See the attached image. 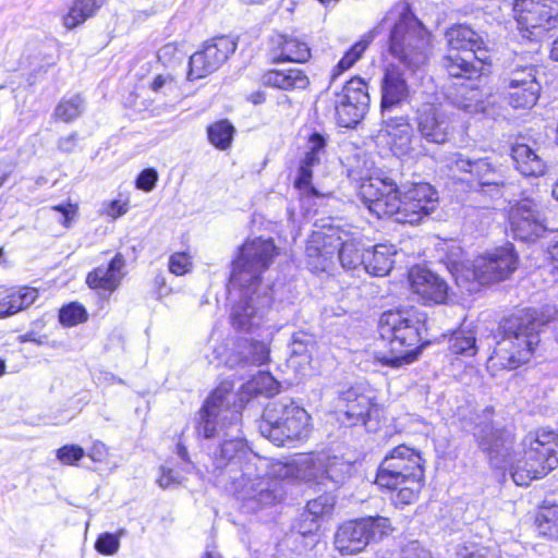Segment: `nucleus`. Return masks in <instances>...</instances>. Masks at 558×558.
<instances>
[{"label":"nucleus","mask_w":558,"mask_h":558,"mask_svg":"<svg viewBox=\"0 0 558 558\" xmlns=\"http://www.w3.org/2000/svg\"><path fill=\"white\" fill-rule=\"evenodd\" d=\"M389 22H392L388 41L389 53L411 71L418 70L427 62L430 34L405 4H400L385 16L379 26L364 35L344 53L332 69L331 81L351 69L361 59L379 33V28Z\"/></svg>","instance_id":"f257e3e1"},{"label":"nucleus","mask_w":558,"mask_h":558,"mask_svg":"<svg viewBox=\"0 0 558 558\" xmlns=\"http://www.w3.org/2000/svg\"><path fill=\"white\" fill-rule=\"evenodd\" d=\"M359 195L376 217H393L397 222L410 225L421 222L439 203L438 192L428 183L399 189L391 179L381 177L364 179Z\"/></svg>","instance_id":"f03ea898"},{"label":"nucleus","mask_w":558,"mask_h":558,"mask_svg":"<svg viewBox=\"0 0 558 558\" xmlns=\"http://www.w3.org/2000/svg\"><path fill=\"white\" fill-rule=\"evenodd\" d=\"M294 471L293 464L253 454L242 464L241 475L233 477L234 495L245 511H258L281 500L280 481L293 476Z\"/></svg>","instance_id":"7ed1b4c3"},{"label":"nucleus","mask_w":558,"mask_h":558,"mask_svg":"<svg viewBox=\"0 0 558 558\" xmlns=\"http://www.w3.org/2000/svg\"><path fill=\"white\" fill-rule=\"evenodd\" d=\"M425 325L426 314L413 307L384 312L378 322V332L390 354L381 353L377 360L393 368L411 363Z\"/></svg>","instance_id":"20e7f679"},{"label":"nucleus","mask_w":558,"mask_h":558,"mask_svg":"<svg viewBox=\"0 0 558 558\" xmlns=\"http://www.w3.org/2000/svg\"><path fill=\"white\" fill-rule=\"evenodd\" d=\"M543 324L537 312L532 308L522 310L506 318L500 326L502 337L488 359V368L514 369L529 362L539 343Z\"/></svg>","instance_id":"39448f33"},{"label":"nucleus","mask_w":558,"mask_h":558,"mask_svg":"<svg viewBox=\"0 0 558 558\" xmlns=\"http://www.w3.org/2000/svg\"><path fill=\"white\" fill-rule=\"evenodd\" d=\"M522 445V458L510 464V474L517 485L526 486L558 466V434L554 430L529 434Z\"/></svg>","instance_id":"423d86ee"},{"label":"nucleus","mask_w":558,"mask_h":558,"mask_svg":"<svg viewBox=\"0 0 558 558\" xmlns=\"http://www.w3.org/2000/svg\"><path fill=\"white\" fill-rule=\"evenodd\" d=\"M311 415L294 401L276 400L266 407L259 432L276 446L303 440L311 433Z\"/></svg>","instance_id":"0eeeda50"},{"label":"nucleus","mask_w":558,"mask_h":558,"mask_svg":"<svg viewBox=\"0 0 558 558\" xmlns=\"http://www.w3.org/2000/svg\"><path fill=\"white\" fill-rule=\"evenodd\" d=\"M449 53L444 58V68L452 77L473 78L483 76L485 63L476 56L484 47L483 38L466 25H456L446 32Z\"/></svg>","instance_id":"6e6552de"},{"label":"nucleus","mask_w":558,"mask_h":558,"mask_svg":"<svg viewBox=\"0 0 558 558\" xmlns=\"http://www.w3.org/2000/svg\"><path fill=\"white\" fill-rule=\"evenodd\" d=\"M278 253V247L271 239L247 240L233 260L230 286L260 288L262 275L269 268Z\"/></svg>","instance_id":"1a4fd4ad"},{"label":"nucleus","mask_w":558,"mask_h":558,"mask_svg":"<svg viewBox=\"0 0 558 558\" xmlns=\"http://www.w3.org/2000/svg\"><path fill=\"white\" fill-rule=\"evenodd\" d=\"M517 263L513 246L508 244L476 257L470 265H463L456 275V281L471 292L474 288L469 283L484 286L502 281L515 270Z\"/></svg>","instance_id":"9d476101"},{"label":"nucleus","mask_w":558,"mask_h":558,"mask_svg":"<svg viewBox=\"0 0 558 558\" xmlns=\"http://www.w3.org/2000/svg\"><path fill=\"white\" fill-rule=\"evenodd\" d=\"M241 407V402H238V397L233 392V384L221 383L198 412L197 434L205 438L219 435L220 429L239 422Z\"/></svg>","instance_id":"9b49d317"},{"label":"nucleus","mask_w":558,"mask_h":558,"mask_svg":"<svg viewBox=\"0 0 558 558\" xmlns=\"http://www.w3.org/2000/svg\"><path fill=\"white\" fill-rule=\"evenodd\" d=\"M232 299H236L230 313V320L235 329L253 332L266 323V314L271 304V295L267 289L233 288L229 284Z\"/></svg>","instance_id":"f8f14e48"},{"label":"nucleus","mask_w":558,"mask_h":558,"mask_svg":"<svg viewBox=\"0 0 558 558\" xmlns=\"http://www.w3.org/2000/svg\"><path fill=\"white\" fill-rule=\"evenodd\" d=\"M392 531L390 520L385 517H366L341 524L335 534V548L341 555L363 551L371 539L383 537Z\"/></svg>","instance_id":"ddd939ff"},{"label":"nucleus","mask_w":558,"mask_h":558,"mask_svg":"<svg viewBox=\"0 0 558 558\" xmlns=\"http://www.w3.org/2000/svg\"><path fill=\"white\" fill-rule=\"evenodd\" d=\"M410 477L424 478L422 458L416 450L400 445L381 461L376 484L383 488L395 489Z\"/></svg>","instance_id":"4468645a"},{"label":"nucleus","mask_w":558,"mask_h":558,"mask_svg":"<svg viewBox=\"0 0 558 558\" xmlns=\"http://www.w3.org/2000/svg\"><path fill=\"white\" fill-rule=\"evenodd\" d=\"M513 10L523 36L537 39L558 25V4L555 0H515Z\"/></svg>","instance_id":"2eb2a0df"},{"label":"nucleus","mask_w":558,"mask_h":558,"mask_svg":"<svg viewBox=\"0 0 558 558\" xmlns=\"http://www.w3.org/2000/svg\"><path fill=\"white\" fill-rule=\"evenodd\" d=\"M299 476L327 488H338L351 476L353 465L338 457L306 456L296 463Z\"/></svg>","instance_id":"dca6fc26"},{"label":"nucleus","mask_w":558,"mask_h":558,"mask_svg":"<svg viewBox=\"0 0 558 558\" xmlns=\"http://www.w3.org/2000/svg\"><path fill=\"white\" fill-rule=\"evenodd\" d=\"M369 104L366 83L354 77L345 83L340 93L335 95L336 119L343 128L355 126L366 114Z\"/></svg>","instance_id":"f3484780"},{"label":"nucleus","mask_w":558,"mask_h":558,"mask_svg":"<svg viewBox=\"0 0 558 558\" xmlns=\"http://www.w3.org/2000/svg\"><path fill=\"white\" fill-rule=\"evenodd\" d=\"M379 411L372 398L361 393L356 388H349L335 399L333 414L344 426H355L360 423L367 425L373 417H378Z\"/></svg>","instance_id":"a211bd4d"},{"label":"nucleus","mask_w":558,"mask_h":558,"mask_svg":"<svg viewBox=\"0 0 558 558\" xmlns=\"http://www.w3.org/2000/svg\"><path fill=\"white\" fill-rule=\"evenodd\" d=\"M415 121L421 137L432 144L447 143L453 131L452 112L444 105H424Z\"/></svg>","instance_id":"6ab92c4d"},{"label":"nucleus","mask_w":558,"mask_h":558,"mask_svg":"<svg viewBox=\"0 0 558 558\" xmlns=\"http://www.w3.org/2000/svg\"><path fill=\"white\" fill-rule=\"evenodd\" d=\"M236 44L228 37H218L206 43L201 51L190 58L189 80L203 78L220 65L235 51Z\"/></svg>","instance_id":"aec40b11"},{"label":"nucleus","mask_w":558,"mask_h":558,"mask_svg":"<svg viewBox=\"0 0 558 558\" xmlns=\"http://www.w3.org/2000/svg\"><path fill=\"white\" fill-rule=\"evenodd\" d=\"M509 222L514 238L533 241L546 230L539 206L530 198L517 202L509 210Z\"/></svg>","instance_id":"412c9836"},{"label":"nucleus","mask_w":558,"mask_h":558,"mask_svg":"<svg viewBox=\"0 0 558 558\" xmlns=\"http://www.w3.org/2000/svg\"><path fill=\"white\" fill-rule=\"evenodd\" d=\"M326 157V138L319 133H313L305 145L303 158L300 160L294 186L306 194L317 195L312 185L313 169L322 163Z\"/></svg>","instance_id":"4be33fe9"},{"label":"nucleus","mask_w":558,"mask_h":558,"mask_svg":"<svg viewBox=\"0 0 558 558\" xmlns=\"http://www.w3.org/2000/svg\"><path fill=\"white\" fill-rule=\"evenodd\" d=\"M474 435L478 447L488 456L490 464L496 469H507L512 447L511 435L490 425H486Z\"/></svg>","instance_id":"5701e85b"},{"label":"nucleus","mask_w":558,"mask_h":558,"mask_svg":"<svg viewBox=\"0 0 558 558\" xmlns=\"http://www.w3.org/2000/svg\"><path fill=\"white\" fill-rule=\"evenodd\" d=\"M409 281L414 293L424 302L442 303L447 298L448 286L436 274L421 266L413 267L409 272Z\"/></svg>","instance_id":"b1692460"},{"label":"nucleus","mask_w":558,"mask_h":558,"mask_svg":"<svg viewBox=\"0 0 558 558\" xmlns=\"http://www.w3.org/2000/svg\"><path fill=\"white\" fill-rule=\"evenodd\" d=\"M379 136L386 138L396 156H405L413 150V129L405 118L400 117L386 121L379 131Z\"/></svg>","instance_id":"393cba45"},{"label":"nucleus","mask_w":558,"mask_h":558,"mask_svg":"<svg viewBox=\"0 0 558 558\" xmlns=\"http://www.w3.org/2000/svg\"><path fill=\"white\" fill-rule=\"evenodd\" d=\"M124 267L125 259L122 254L118 253L108 266H99L88 272L86 283L90 289L100 290L110 294L120 286L124 276Z\"/></svg>","instance_id":"a878e982"},{"label":"nucleus","mask_w":558,"mask_h":558,"mask_svg":"<svg viewBox=\"0 0 558 558\" xmlns=\"http://www.w3.org/2000/svg\"><path fill=\"white\" fill-rule=\"evenodd\" d=\"M271 50L275 62L303 63L311 58V49L307 43L288 35L276 36Z\"/></svg>","instance_id":"bb28decb"},{"label":"nucleus","mask_w":558,"mask_h":558,"mask_svg":"<svg viewBox=\"0 0 558 558\" xmlns=\"http://www.w3.org/2000/svg\"><path fill=\"white\" fill-rule=\"evenodd\" d=\"M481 77L482 76L473 78L464 77L468 83H462L451 97L452 104L457 108L470 114L485 111V94L478 83H475V81H478Z\"/></svg>","instance_id":"cd10ccee"},{"label":"nucleus","mask_w":558,"mask_h":558,"mask_svg":"<svg viewBox=\"0 0 558 558\" xmlns=\"http://www.w3.org/2000/svg\"><path fill=\"white\" fill-rule=\"evenodd\" d=\"M332 236L315 232L306 246L308 265L315 270H326L339 244L332 243Z\"/></svg>","instance_id":"c85d7f7f"},{"label":"nucleus","mask_w":558,"mask_h":558,"mask_svg":"<svg viewBox=\"0 0 558 558\" xmlns=\"http://www.w3.org/2000/svg\"><path fill=\"white\" fill-rule=\"evenodd\" d=\"M396 254L397 250L392 244H377L364 251L363 268L373 276H386L392 268Z\"/></svg>","instance_id":"c756f323"},{"label":"nucleus","mask_w":558,"mask_h":558,"mask_svg":"<svg viewBox=\"0 0 558 558\" xmlns=\"http://www.w3.org/2000/svg\"><path fill=\"white\" fill-rule=\"evenodd\" d=\"M262 83L265 86L282 90L305 89L310 80L300 69L269 70L262 76Z\"/></svg>","instance_id":"7c9ffc66"},{"label":"nucleus","mask_w":558,"mask_h":558,"mask_svg":"<svg viewBox=\"0 0 558 558\" xmlns=\"http://www.w3.org/2000/svg\"><path fill=\"white\" fill-rule=\"evenodd\" d=\"M409 89L402 73L395 66L386 70L381 84V107L390 108L408 96Z\"/></svg>","instance_id":"2f4dec72"},{"label":"nucleus","mask_w":558,"mask_h":558,"mask_svg":"<svg viewBox=\"0 0 558 558\" xmlns=\"http://www.w3.org/2000/svg\"><path fill=\"white\" fill-rule=\"evenodd\" d=\"M312 347L313 341L310 336L304 332L294 333L288 366L299 374H304L311 364Z\"/></svg>","instance_id":"473e14b6"},{"label":"nucleus","mask_w":558,"mask_h":558,"mask_svg":"<svg viewBox=\"0 0 558 558\" xmlns=\"http://www.w3.org/2000/svg\"><path fill=\"white\" fill-rule=\"evenodd\" d=\"M512 158L517 169L523 175H542L545 171L544 161L526 144H517L512 147Z\"/></svg>","instance_id":"72a5a7b5"},{"label":"nucleus","mask_w":558,"mask_h":558,"mask_svg":"<svg viewBox=\"0 0 558 558\" xmlns=\"http://www.w3.org/2000/svg\"><path fill=\"white\" fill-rule=\"evenodd\" d=\"M506 98L509 105L515 109L532 108L539 96L541 84L507 85L504 84Z\"/></svg>","instance_id":"f704fd0d"},{"label":"nucleus","mask_w":558,"mask_h":558,"mask_svg":"<svg viewBox=\"0 0 558 558\" xmlns=\"http://www.w3.org/2000/svg\"><path fill=\"white\" fill-rule=\"evenodd\" d=\"M38 298V291L35 288L23 287L10 293L0 301V318L13 315L29 305Z\"/></svg>","instance_id":"c9c22d12"},{"label":"nucleus","mask_w":558,"mask_h":558,"mask_svg":"<svg viewBox=\"0 0 558 558\" xmlns=\"http://www.w3.org/2000/svg\"><path fill=\"white\" fill-rule=\"evenodd\" d=\"M105 0H74L63 16V25L73 29L92 17L104 4Z\"/></svg>","instance_id":"e433bc0d"},{"label":"nucleus","mask_w":558,"mask_h":558,"mask_svg":"<svg viewBox=\"0 0 558 558\" xmlns=\"http://www.w3.org/2000/svg\"><path fill=\"white\" fill-rule=\"evenodd\" d=\"M471 174L475 177L481 186H493L497 193L499 192V186L504 183L502 175L498 169L487 159L474 160Z\"/></svg>","instance_id":"4c0bfd02"},{"label":"nucleus","mask_w":558,"mask_h":558,"mask_svg":"<svg viewBox=\"0 0 558 558\" xmlns=\"http://www.w3.org/2000/svg\"><path fill=\"white\" fill-rule=\"evenodd\" d=\"M243 453L244 445L240 439L225 440L220 446L219 458H217V466L227 468L240 464L241 470L242 464L253 456L251 454L250 457L243 459Z\"/></svg>","instance_id":"58836bf2"},{"label":"nucleus","mask_w":558,"mask_h":558,"mask_svg":"<svg viewBox=\"0 0 558 558\" xmlns=\"http://www.w3.org/2000/svg\"><path fill=\"white\" fill-rule=\"evenodd\" d=\"M234 133L235 129L228 120L217 121L207 128L208 141L221 150L231 146Z\"/></svg>","instance_id":"ea45409f"},{"label":"nucleus","mask_w":558,"mask_h":558,"mask_svg":"<svg viewBox=\"0 0 558 558\" xmlns=\"http://www.w3.org/2000/svg\"><path fill=\"white\" fill-rule=\"evenodd\" d=\"M272 331L266 329L263 340H251L246 347L245 359L253 365H264L270 360V341Z\"/></svg>","instance_id":"a19ab883"},{"label":"nucleus","mask_w":558,"mask_h":558,"mask_svg":"<svg viewBox=\"0 0 558 558\" xmlns=\"http://www.w3.org/2000/svg\"><path fill=\"white\" fill-rule=\"evenodd\" d=\"M338 258L343 268L356 269L363 266L364 252L362 253L361 244L355 239H351L341 243Z\"/></svg>","instance_id":"79ce46f5"},{"label":"nucleus","mask_w":558,"mask_h":558,"mask_svg":"<svg viewBox=\"0 0 558 558\" xmlns=\"http://www.w3.org/2000/svg\"><path fill=\"white\" fill-rule=\"evenodd\" d=\"M449 349L454 354L474 356L477 352L476 339L472 330H458L449 340Z\"/></svg>","instance_id":"37998d69"},{"label":"nucleus","mask_w":558,"mask_h":558,"mask_svg":"<svg viewBox=\"0 0 558 558\" xmlns=\"http://www.w3.org/2000/svg\"><path fill=\"white\" fill-rule=\"evenodd\" d=\"M84 99L80 95L64 97L54 109V117L63 122H71L84 111Z\"/></svg>","instance_id":"c03bdc74"},{"label":"nucleus","mask_w":558,"mask_h":558,"mask_svg":"<svg viewBox=\"0 0 558 558\" xmlns=\"http://www.w3.org/2000/svg\"><path fill=\"white\" fill-rule=\"evenodd\" d=\"M539 534L553 539L558 538V506L543 509L536 517Z\"/></svg>","instance_id":"a18cd8bd"},{"label":"nucleus","mask_w":558,"mask_h":558,"mask_svg":"<svg viewBox=\"0 0 558 558\" xmlns=\"http://www.w3.org/2000/svg\"><path fill=\"white\" fill-rule=\"evenodd\" d=\"M336 499L330 494H324L315 499H312L306 505V510L303 512L305 517H311L314 520H320L329 517L332 513Z\"/></svg>","instance_id":"49530a36"},{"label":"nucleus","mask_w":558,"mask_h":558,"mask_svg":"<svg viewBox=\"0 0 558 558\" xmlns=\"http://www.w3.org/2000/svg\"><path fill=\"white\" fill-rule=\"evenodd\" d=\"M423 487V478L410 477L405 480L398 489L393 497V502L397 506H405L414 502Z\"/></svg>","instance_id":"de8ad7c7"},{"label":"nucleus","mask_w":558,"mask_h":558,"mask_svg":"<svg viewBox=\"0 0 558 558\" xmlns=\"http://www.w3.org/2000/svg\"><path fill=\"white\" fill-rule=\"evenodd\" d=\"M536 69L533 65H517L510 71V73L504 78V84L507 85H531L539 84L536 78Z\"/></svg>","instance_id":"09e8293b"},{"label":"nucleus","mask_w":558,"mask_h":558,"mask_svg":"<svg viewBox=\"0 0 558 558\" xmlns=\"http://www.w3.org/2000/svg\"><path fill=\"white\" fill-rule=\"evenodd\" d=\"M456 558H500V553L497 548L470 543L458 546Z\"/></svg>","instance_id":"8fccbe9b"},{"label":"nucleus","mask_w":558,"mask_h":558,"mask_svg":"<svg viewBox=\"0 0 558 558\" xmlns=\"http://www.w3.org/2000/svg\"><path fill=\"white\" fill-rule=\"evenodd\" d=\"M59 319L64 326H75L87 319V313L84 306L71 303L60 310Z\"/></svg>","instance_id":"3c124183"},{"label":"nucleus","mask_w":558,"mask_h":558,"mask_svg":"<svg viewBox=\"0 0 558 558\" xmlns=\"http://www.w3.org/2000/svg\"><path fill=\"white\" fill-rule=\"evenodd\" d=\"M277 387L275 378L269 373L259 372L253 379L247 384V389L255 393L271 395Z\"/></svg>","instance_id":"603ef678"},{"label":"nucleus","mask_w":558,"mask_h":558,"mask_svg":"<svg viewBox=\"0 0 558 558\" xmlns=\"http://www.w3.org/2000/svg\"><path fill=\"white\" fill-rule=\"evenodd\" d=\"M56 456L64 465H76L84 458L85 451L78 445H64L57 450Z\"/></svg>","instance_id":"864d4df0"},{"label":"nucleus","mask_w":558,"mask_h":558,"mask_svg":"<svg viewBox=\"0 0 558 558\" xmlns=\"http://www.w3.org/2000/svg\"><path fill=\"white\" fill-rule=\"evenodd\" d=\"M124 533L121 530L118 534L105 533L96 541L95 548L102 555H113L120 547V535Z\"/></svg>","instance_id":"5fc2aeb1"},{"label":"nucleus","mask_w":558,"mask_h":558,"mask_svg":"<svg viewBox=\"0 0 558 558\" xmlns=\"http://www.w3.org/2000/svg\"><path fill=\"white\" fill-rule=\"evenodd\" d=\"M150 88L155 93L162 92L165 95H172L178 90V82L170 74H159L150 83Z\"/></svg>","instance_id":"6e6d98bb"},{"label":"nucleus","mask_w":558,"mask_h":558,"mask_svg":"<svg viewBox=\"0 0 558 558\" xmlns=\"http://www.w3.org/2000/svg\"><path fill=\"white\" fill-rule=\"evenodd\" d=\"M191 267V256L184 252L174 253L169 258V270L177 276L189 272Z\"/></svg>","instance_id":"4d7b16f0"},{"label":"nucleus","mask_w":558,"mask_h":558,"mask_svg":"<svg viewBox=\"0 0 558 558\" xmlns=\"http://www.w3.org/2000/svg\"><path fill=\"white\" fill-rule=\"evenodd\" d=\"M474 160L464 157L462 154L454 153L448 158V167L452 171L472 172Z\"/></svg>","instance_id":"13d9d810"},{"label":"nucleus","mask_w":558,"mask_h":558,"mask_svg":"<svg viewBox=\"0 0 558 558\" xmlns=\"http://www.w3.org/2000/svg\"><path fill=\"white\" fill-rule=\"evenodd\" d=\"M157 180H158V174H157L156 170L145 169L140 173V175L136 180V186L140 190L149 192L155 187Z\"/></svg>","instance_id":"bf43d9fd"},{"label":"nucleus","mask_w":558,"mask_h":558,"mask_svg":"<svg viewBox=\"0 0 558 558\" xmlns=\"http://www.w3.org/2000/svg\"><path fill=\"white\" fill-rule=\"evenodd\" d=\"M399 558H433L430 553L417 542H411L401 550Z\"/></svg>","instance_id":"052dcab7"},{"label":"nucleus","mask_w":558,"mask_h":558,"mask_svg":"<svg viewBox=\"0 0 558 558\" xmlns=\"http://www.w3.org/2000/svg\"><path fill=\"white\" fill-rule=\"evenodd\" d=\"M129 210V203L126 201H111L108 204L105 205L104 213L113 218L117 219L124 214H126Z\"/></svg>","instance_id":"680f3d73"},{"label":"nucleus","mask_w":558,"mask_h":558,"mask_svg":"<svg viewBox=\"0 0 558 558\" xmlns=\"http://www.w3.org/2000/svg\"><path fill=\"white\" fill-rule=\"evenodd\" d=\"M157 483L160 487L168 488L180 483V475L170 469L161 468Z\"/></svg>","instance_id":"e2e57ef3"},{"label":"nucleus","mask_w":558,"mask_h":558,"mask_svg":"<svg viewBox=\"0 0 558 558\" xmlns=\"http://www.w3.org/2000/svg\"><path fill=\"white\" fill-rule=\"evenodd\" d=\"M87 456L94 461V462H102L108 457V448L105 444L101 441H95L93 446L90 447Z\"/></svg>","instance_id":"0e129e2a"},{"label":"nucleus","mask_w":558,"mask_h":558,"mask_svg":"<svg viewBox=\"0 0 558 558\" xmlns=\"http://www.w3.org/2000/svg\"><path fill=\"white\" fill-rule=\"evenodd\" d=\"M51 209L62 214L63 220L61 221V223L66 228L70 227L71 220L76 215V206L70 203L68 205L52 206Z\"/></svg>","instance_id":"69168bd1"},{"label":"nucleus","mask_w":558,"mask_h":558,"mask_svg":"<svg viewBox=\"0 0 558 558\" xmlns=\"http://www.w3.org/2000/svg\"><path fill=\"white\" fill-rule=\"evenodd\" d=\"M318 527H319L318 520H314L311 517H305L304 513L302 514V519L299 524V532L302 535L311 534V533L315 532L316 530H318Z\"/></svg>","instance_id":"338daca9"},{"label":"nucleus","mask_w":558,"mask_h":558,"mask_svg":"<svg viewBox=\"0 0 558 558\" xmlns=\"http://www.w3.org/2000/svg\"><path fill=\"white\" fill-rule=\"evenodd\" d=\"M20 342H34L38 345H43L47 343V337L45 335H39L36 331H27L19 337Z\"/></svg>","instance_id":"774afa93"}]
</instances>
